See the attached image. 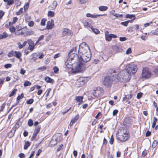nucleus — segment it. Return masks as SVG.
Returning a JSON list of instances; mask_svg holds the SVG:
<instances>
[{"mask_svg": "<svg viewBox=\"0 0 158 158\" xmlns=\"http://www.w3.org/2000/svg\"><path fill=\"white\" fill-rule=\"evenodd\" d=\"M137 70V68L136 65L134 64H128L126 66L125 69L122 73L124 75H123L121 77L125 81H127L130 80L131 74H135Z\"/></svg>", "mask_w": 158, "mask_h": 158, "instance_id": "obj_1", "label": "nucleus"}, {"mask_svg": "<svg viewBox=\"0 0 158 158\" xmlns=\"http://www.w3.org/2000/svg\"><path fill=\"white\" fill-rule=\"evenodd\" d=\"M85 65L81 60L76 62L72 67L73 72L75 73L84 71L86 69Z\"/></svg>", "mask_w": 158, "mask_h": 158, "instance_id": "obj_2", "label": "nucleus"}, {"mask_svg": "<svg viewBox=\"0 0 158 158\" xmlns=\"http://www.w3.org/2000/svg\"><path fill=\"white\" fill-rule=\"evenodd\" d=\"M118 139L122 141H125L128 138L129 136L126 128H121L118 131Z\"/></svg>", "mask_w": 158, "mask_h": 158, "instance_id": "obj_3", "label": "nucleus"}, {"mask_svg": "<svg viewBox=\"0 0 158 158\" xmlns=\"http://www.w3.org/2000/svg\"><path fill=\"white\" fill-rule=\"evenodd\" d=\"M88 53H91L88 45L85 42L79 45L78 50L79 56Z\"/></svg>", "mask_w": 158, "mask_h": 158, "instance_id": "obj_4", "label": "nucleus"}, {"mask_svg": "<svg viewBox=\"0 0 158 158\" xmlns=\"http://www.w3.org/2000/svg\"><path fill=\"white\" fill-rule=\"evenodd\" d=\"M118 72H117L115 70H112L110 73V77L113 80L118 81L120 79L121 77Z\"/></svg>", "mask_w": 158, "mask_h": 158, "instance_id": "obj_5", "label": "nucleus"}, {"mask_svg": "<svg viewBox=\"0 0 158 158\" xmlns=\"http://www.w3.org/2000/svg\"><path fill=\"white\" fill-rule=\"evenodd\" d=\"M151 73L148 68H145L143 69L142 73V76L143 78L148 79L151 77Z\"/></svg>", "mask_w": 158, "mask_h": 158, "instance_id": "obj_6", "label": "nucleus"}, {"mask_svg": "<svg viewBox=\"0 0 158 158\" xmlns=\"http://www.w3.org/2000/svg\"><path fill=\"white\" fill-rule=\"evenodd\" d=\"M81 61L83 63L87 62L89 61L91 58L90 53H85L84 55L79 56Z\"/></svg>", "mask_w": 158, "mask_h": 158, "instance_id": "obj_7", "label": "nucleus"}, {"mask_svg": "<svg viewBox=\"0 0 158 158\" xmlns=\"http://www.w3.org/2000/svg\"><path fill=\"white\" fill-rule=\"evenodd\" d=\"M113 81V80L111 79V78L110 76H106L104 79L103 83L104 85L106 87H110L111 86Z\"/></svg>", "mask_w": 158, "mask_h": 158, "instance_id": "obj_8", "label": "nucleus"}, {"mask_svg": "<svg viewBox=\"0 0 158 158\" xmlns=\"http://www.w3.org/2000/svg\"><path fill=\"white\" fill-rule=\"evenodd\" d=\"M87 77H80L78 78L76 82L77 87H80L83 85L87 81Z\"/></svg>", "mask_w": 158, "mask_h": 158, "instance_id": "obj_9", "label": "nucleus"}, {"mask_svg": "<svg viewBox=\"0 0 158 158\" xmlns=\"http://www.w3.org/2000/svg\"><path fill=\"white\" fill-rule=\"evenodd\" d=\"M68 59H70L71 61L73 63H75L81 60L79 56H78L77 54L74 53L70 54L69 56V57Z\"/></svg>", "mask_w": 158, "mask_h": 158, "instance_id": "obj_10", "label": "nucleus"}, {"mask_svg": "<svg viewBox=\"0 0 158 158\" xmlns=\"http://www.w3.org/2000/svg\"><path fill=\"white\" fill-rule=\"evenodd\" d=\"M103 92V89L102 88L97 87L94 90L93 92L94 95L96 97L101 96Z\"/></svg>", "mask_w": 158, "mask_h": 158, "instance_id": "obj_11", "label": "nucleus"}, {"mask_svg": "<svg viewBox=\"0 0 158 158\" xmlns=\"http://www.w3.org/2000/svg\"><path fill=\"white\" fill-rule=\"evenodd\" d=\"M27 42L29 44L27 50H30V52L32 51L34 49L35 44H34L33 41L31 39L27 40Z\"/></svg>", "mask_w": 158, "mask_h": 158, "instance_id": "obj_12", "label": "nucleus"}, {"mask_svg": "<svg viewBox=\"0 0 158 158\" xmlns=\"http://www.w3.org/2000/svg\"><path fill=\"white\" fill-rule=\"evenodd\" d=\"M72 35L71 30L67 28H64L63 29L62 35L63 37L67 36L69 35Z\"/></svg>", "mask_w": 158, "mask_h": 158, "instance_id": "obj_13", "label": "nucleus"}, {"mask_svg": "<svg viewBox=\"0 0 158 158\" xmlns=\"http://www.w3.org/2000/svg\"><path fill=\"white\" fill-rule=\"evenodd\" d=\"M54 25V21L53 19L48 22L47 24L46 27L48 29H51L53 27Z\"/></svg>", "mask_w": 158, "mask_h": 158, "instance_id": "obj_14", "label": "nucleus"}, {"mask_svg": "<svg viewBox=\"0 0 158 158\" xmlns=\"http://www.w3.org/2000/svg\"><path fill=\"white\" fill-rule=\"evenodd\" d=\"M106 15V14H103V15H94L93 14H90V13H87L86 15L87 17H91L92 18H96L98 17L101 16H104Z\"/></svg>", "mask_w": 158, "mask_h": 158, "instance_id": "obj_15", "label": "nucleus"}, {"mask_svg": "<svg viewBox=\"0 0 158 158\" xmlns=\"http://www.w3.org/2000/svg\"><path fill=\"white\" fill-rule=\"evenodd\" d=\"M83 23L85 27L88 29L92 28V26L91 24L87 21L84 20L83 22Z\"/></svg>", "mask_w": 158, "mask_h": 158, "instance_id": "obj_16", "label": "nucleus"}, {"mask_svg": "<svg viewBox=\"0 0 158 158\" xmlns=\"http://www.w3.org/2000/svg\"><path fill=\"white\" fill-rule=\"evenodd\" d=\"M74 64L73 62L70 59H68L65 63L66 66L69 68L72 67V66Z\"/></svg>", "mask_w": 158, "mask_h": 158, "instance_id": "obj_17", "label": "nucleus"}, {"mask_svg": "<svg viewBox=\"0 0 158 158\" xmlns=\"http://www.w3.org/2000/svg\"><path fill=\"white\" fill-rule=\"evenodd\" d=\"M83 99V97L82 96H76L75 100L77 102H78V105L81 104V102H83L82 99Z\"/></svg>", "mask_w": 158, "mask_h": 158, "instance_id": "obj_18", "label": "nucleus"}, {"mask_svg": "<svg viewBox=\"0 0 158 158\" xmlns=\"http://www.w3.org/2000/svg\"><path fill=\"white\" fill-rule=\"evenodd\" d=\"M16 29H17V31L16 32L15 34L17 35L23 34V32L22 31L21 32L19 31L23 29L22 27L20 26H17L16 27Z\"/></svg>", "mask_w": 158, "mask_h": 158, "instance_id": "obj_19", "label": "nucleus"}, {"mask_svg": "<svg viewBox=\"0 0 158 158\" xmlns=\"http://www.w3.org/2000/svg\"><path fill=\"white\" fill-rule=\"evenodd\" d=\"M132 95L130 94L127 96V97L125 96L123 99L122 101L123 102L126 101V102H128L129 104H130V102L129 101L131 98Z\"/></svg>", "mask_w": 158, "mask_h": 158, "instance_id": "obj_20", "label": "nucleus"}, {"mask_svg": "<svg viewBox=\"0 0 158 158\" xmlns=\"http://www.w3.org/2000/svg\"><path fill=\"white\" fill-rule=\"evenodd\" d=\"M57 5V2L56 1H54L50 5L49 7L51 10H54L56 7Z\"/></svg>", "mask_w": 158, "mask_h": 158, "instance_id": "obj_21", "label": "nucleus"}, {"mask_svg": "<svg viewBox=\"0 0 158 158\" xmlns=\"http://www.w3.org/2000/svg\"><path fill=\"white\" fill-rule=\"evenodd\" d=\"M108 33V31H106L105 32V38L106 40L110 41L111 40V39L110 36V34H109V35H107V33Z\"/></svg>", "mask_w": 158, "mask_h": 158, "instance_id": "obj_22", "label": "nucleus"}, {"mask_svg": "<svg viewBox=\"0 0 158 158\" xmlns=\"http://www.w3.org/2000/svg\"><path fill=\"white\" fill-rule=\"evenodd\" d=\"M108 9V7L106 6H102L99 7V9L100 11H105Z\"/></svg>", "mask_w": 158, "mask_h": 158, "instance_id": "obj_23", "label": "nucleus"}, {"mask_svg": "<svg viewBox=\"0 0 158 158\" xmlns=\"http://www.w3.org/2000/svg\"><path fill=\"white\" fill-rule=\"evenodd\" d=\"M8 35L6 32H4L2 34H0V40L5 38L7 37Z\"/></svg>", "mask_w": 158, "mask_h": 158, "instance_id": "obj_24", "label": "nucleus"}, {"mask_svg": "<svg viewBox=\"0 0 158 158\" xmlns=\"http://www.w3.org/2000/svg\"><path fill=\"white\" fill-rule=\"evenodd\" d=\"M40 129V127L38 126L35 128V131L34 132V134L37 135V134L39 132Z\"/></svg>", "mask_w": 158, "mask_h": 158, "instance_id": "obj_25", "label": "nucleus"}, {"mask_svg": "<svg viewBox=\"0 0 158 158\" xmlns=\"http://www.w3.org/2000/svg\"><path fill=\"white\" fill-rule=\"evenodd\" d=\"M31 144L28 141H26L25 142V144L24 147V149L25 150L27 149L28 147H29Z\"/></svg>", "mask_w": 158, "mask_h": 158, "instance_id": "obj_26", "label": "nucleus"}, {"mask_svg": "<svg viewBox=\"0 0 158 158\" xmlns=\"http://www.w3.org/2000/svg\"><path fill=\"white\" fill-rule=\"evenodd\" d=\"M5 2H7V4L8 5H11L14 3L13 0H3Z\"/></svg>", "mask_w": 158, "mask_h": 158, "instance_id": "obj_27", "label": "nucleus"}, {"mask_svg": "<svg viewBox=\"0 0 158 158\" xmlns=\"http://www.w3.org/2000/svg\"><path fill=\"white\" fill-rule=\"evenodd\" d=\"M126 17L127 18H129L130 19H131L132 18H134V19L133 20H131L130 21H132L134 20L135 19V16L134 15H129V14H127L126 15Z\"/></svg>", "mask_w": 158, "mask_h": 158, "instance_id": "obj_28", "label": "nucleus"}, {"mask_svg": "<svg viewBox=\"0 0 158 158\" xmlns=\"http://www.w3.org/2000/svg\"><path fill=\"white\" fill-rule=\"evenodd\" d=\"M61 134H59L57 136L55 140L56 142H59L61 141Z\"/></svg>", "mask_w": 158, "mask_h": 158, "instance_id": "obj_29", "label": "nucleus"}, {"mask_svg": "<svg viewBox=\"0 0 158 158\" xmlns=\"http://www.w3.org/2000/svg\"><path fill=\"white\" fill-rule=\"evenodd\" d=\"M15 56L17 58H19L21 56V53L19 52L15 51Z\"/></svg>", "mask_w": 158, "mask_h": 158, "instance_id": "obj_30", "label": "nucleus"}, {"mask_svg": "<svg viewBox=\"0 0 158 158\" xmlns=\"http://www.w3.org/2000/svg\"><path fill=\"white\" fill-rule=\"evenodd\" d=\"M79 115L78 114H77L74 118L72 119L71 120L73 122V123H75L78 119Z\"/></svg>", "mask_w": 158, "mask_h": 158, "instance_id": "obj_31", "label": "nucleus"}, {"mask_svg": "<svg viewBox=\"0 0 158 158\" xmlns=\"http://www.w3.org/2000/svg\"><path fill=\"white\" fill-rule=\"evenodd\" d=\"M157 121V119L155 117L153 118V121L152 123V128H154L155 126L156 123Z\"/></svg>", "mask_w": 158, "mask_h": 158, "instance_id": "obj_32", "label": "nucleus"}, {"mask_svg": "<svg viewBox=\"0 0 158 158\" xmlns=\"http://www.w3.org/2000/svg\"><path fill=\"white\" fill-rule=\"evenodd\" d=\"M44 80L47 82H51L52 80V79L48 77H45Z\"/></svg>", "mask_w": 158, "mask_h": 158, "instance_id": "obj_33", "label": "nucleus"}, {"mask_svg": "<svg viewBox=\"0 0 158 158\" xmlns=\"http://www.w3.org/2000/svg\"><path fill=\"white\" fill-rule=\"evenodd\" d=\"M54 13L53 11H49L48 12V15L49 17H52L54 16Z\"/></svg>", "mask_w": 158, "mask_h": 158, "instance_id": "obj_34", "label": "nucleus"}, {"mask_svg": "<svg viewBox=\"0 0 158 158\" xmlns=\"http://www.w3.org/2000/svg\"><path fill=\"white\" fill-rule=\"evenodd\" d=\"M91 29L92 30V31L96 34H98L100 32V31L98 29L96 28H93V27L92 28H91Z\"/></svg>", "mask_w": 158, "mask_h": 158, "instance_id": "obj_35", "label": "nucleus"}, {"mask_svg": "<svg viewBox=\"0 0 158 158\" xmlns=\"http://www.w3.org/2000/svg\"><path fill=\"white\" fill-rule=\"evenodd\" d=\"M28 126L30 127H31L33 125V122L32 120L31 119H30L28 120Z\"/></svg>", "mask_w": 158, "mask_h": 158, "instance_id": "obj_36", "label": "nucleus"}, {"mask_svg": "<svg viewBox=\"0 0 158 158\" xmlns=\"http://www.w3.org/2000/svg\"><path fill=\"white\" fill-rule=\"evenodd\" d=\"M31 83L28 81H26L24 84V85L25 87L27 86H30L31 85Z\"/></svg>", "mask_w": 158, "mask_h": 158, "instance_id": "obj_37", "label": "nucleus"}, {"mask_svg": "<svg viewBox=\"0 0 158 158\" xmlns=\"http://www.w3.org/2000/svg\"><path fill=\"white\" fill-rule=\"evenodd\" d=\"M46 21V19H41V25L42 26H44L45 24V22Z\"/></svg>", "mask_w": 158, "mask_h": 158, "instance_id": "obj_38", "label": "nucleus"}, {"mask_svg": "<svg viewBox=\"0 0 158 158\" xmlns=\"http://www.w3.org/2000/svg\"><path fill=\"white\" fill-rule=\"evenodd\" d=\"M15 132V130H12L10 131L9 134V136L10 137H11L13 136L14 135V134Z\"/></svg>", "mask_w": 158, "mask_h": 158, "instance_id": "obj_39", "label": "nucleus"}, {"mask_svg": "<svg viewBox=\"0 0 158 158\" xmlns=\"http://www.w3.org/2000/svg\"><path fill=\"white\" fill-rule=\"evenodd\" d=\"M23 12V8H21L20 10L16 13V15H19L22 13Z\"/></svg>", "mask_w": 158, "mask_h": 158, "instance_id": "obj_40", "label": "nucleus"}, {"mask_svg": "<svg viewBox=\"0 0 158 158\" xmlns=\"http://www.w3.org/2000/svg\"><path fill=\"white\" fill-rule=\"evenodd\" d=\"M46 69V66H43L40 67L37 69L38 70H41L42 71H44Z\"/></svg>", "mask_w": 158, "mask_h": 158, "instance_id": "obj_41", "label": "nucleus"}, {"mask_svg": "<svg viewBox=\"0 0 158 158\" xmlns=\"http://www.w3.org/2000/svg\"><path fill=\"white\" fill-rule=\"evenodd\" d=\"M130 22V21H127L125 22H122L121 23V24L125 26H127V25L128 23Z\"/></svg>", "mask_w": 158, "mask_h": 158, "instance_id": "obj_42", "label": "nucleus"}, {"mask_svg": "<svg viewBox=\"0 0 158 158\" xmlns=\"http://www.w3.org/2000/svg\"><path fill=\"white\" fill-rule=\"evenodd\" d=\"M9 30L12 33L15 32V27L13 26L11 27L10 28Z\"/></svg>", "mask_w": 158, "mask_h": 158, "instance_id": "obj_43", "label": "nucleus"}, {"mask_svg": "<svg viewBox=\"0 0 158 158\" xmlns=\"http://www.w3.org/2000/svg\"><path fill=\"white\" fill-rule=\"evenodd\" d=\"M157 144V140H154L153 143L152 147L154 148L156 147Z\"/></svg>", "mask_w": 158, "mask_h": 158, "instance_id": "obj_44", "label": "nucleus"}, {"mask_svg": "<svg viewBox=\"0 0 158 158\" xmlns=\"http://www.w3.org/2000/svg\"><path fill=\"white\" fill-rule=\"evenodd\" d=\"M34 100L32 99H30L29 100L27 101L26 102L27 104H31L33 102Z\"/></svg>", "mask_w": 158, "mask_h": 158, "instance_id": "obj_45", "label": "nucleus"}, {"mask_svg": "<svg viewBox=\"0 0 158 158\" xmlns=\"http://www.w3.org/2000/svg\"><path fill=\"white\" fill-rule=\"evenodd\" d=\"M16 89H14L11 93L9 95V97H11L14 95L16 93V92L17 91Z\"/></svg>", "mask_w": 158, "mask_h": 158, "instance_id": "obj_46", "label": "nucleus"}, {"mask_svg": "<svg viewBox=\"0 0 158 158\" xmlns=\"http://www.w3.org/2000/svg\"><path fill=\"white\" fill-rule=\"evenodd\" d=\"M29 3L28 2L24 6V8L25 10L26 11L27 10H28L29 7Z\"/></svg>", "mask_w": 158, "mask_h": 158, "instance_id": "obj_47", "label": "nucleus"}, {"mask_svg": "<svg viewBox=\"0 0 158 158\" xmlns=\"http://www.w3.org/2000/svg\"><path fill=\"white\" fill-rule=\"evenodd\" d=\"M12 65L10 64H6L4 65V67L6 69L10 68L11 67Z\"/></svg>", "mask_w": 158, "mask_h": 158, "instance_id": "obj_48", "label": "nucleus"}, {"mask_svg": "<svg viewBox=\"0 0 158 158\" xmlns=\"http://www.w3.org/2000/svg\"><path fill=\"white\" fill-rule=\"evenodd\" d=\"M132 52L131 48H129L126 51V53L129 54L131 53Z\"/></svg>", "mask_w": 158, "mask_h": 158, "instance_id": "obj_49", "label": "nucleus"}, {"mask_svg": "<svg viewBox=\"0 0 158 158\" xmlns=\"http://www.w3.org/2000/svg\"><path fill=\"white\" fill-rule=\"evenodd\" d=\"M143 94L141 93H138L137 95V98L138 99H140L142 96Z\"/></svg>", "mask_w": 158, "mask_h": 158, "instance_id": "obj_50", "label": "nucleus"}, {"mask_svg": "<svg viewBox=\"0 0 158 158\" xmlns=\"http://www.w3.org/2000/svg\"><path fill=\"white\" fill-rule=\"evenodd\" d=\"M23 94H22L21 95H19V96H18V97H17V100H19L20 99L23 98Z\"/></svg>", "mask_w": 158, "mask_h": 158, "instance_id": "obj_51", "label": "nucleus"}, {"mask_svg": "<svg viewBox=\"0 0 158 158\" xmlns=\"http://www.w3.org/2000/svg\"><path fill=\"white\" fill-rule=\"evenodd\" d=\"M53 70L54 72L56 73L59 71V69L56 66H55L53 68Z\"/></svg>", "mask_w": 158, "mask_h": 158, "instance_id": "obj_52", "label": "nucleus"}, {"mask_svg": "<svg viewBox=\"0 0 158 158\" xmlns=\"http://www.w3.org/2000/svg\"><path fill=\"white\" fill-rule=\"evenodd\" d=\"M13 55V52L12 51H10L8 54V56L9 57H11Z\"/></svg>", "mask_w": 158, "mask_h": 158, "instance_id": "obj_53", "label": "nucleus"}, {"mask_svg": "<svg viewBox=\"0 0 158 158\" xmlns=\"http://www.w3.org/2000/svg\"><path fill=\"white\" fill-rule=\"evenodd\" d=\"M88 0H79L80 4H82L86 3Z\"/></svg>", "mask_w": 158, "mask_h": 158, "instance_id": "obj_54", "label": "nucleus"}, {"mask_svg": "<svg viewBox=\"0 0 158 158\" xmlns=\"http://www.w3.org/2000/svg\"><path fill=\"white\" fill-rule=\"evenodd\" d=\"M114 141V139L113 137V135H112L110 138V144H112L113 143V142Z\"/></svg>", "mask_w": 158, "mask_h": 158, "instance_id": "obj_55", "label": "nucleus"}, {"mask_svg": "<svg viewBox=\"0 0 158 158\" xmlns=\"http://www.w3.org/2000/svg\"><path fill=\"white\" fill-rule=\"evenodd\" d=\"M39 58L40 59H42L44 56L43 53L41 52L39 53Z\"/></svg>", "mask_w": 158, "mask_h": 158, "instance_id": "obj_56", "label": "nucleus"}, {"mask_svg": "<svg viewBox=\"0 0 158 158\" xmlns=\"http://www.w3.org/2000/svg\"><path fill=\"white\" fill-rule=\"evenodd\" d=\"M127 40V38L125 37H120L119 40L121 41H125Z\"/></svg>", "mask_w": 158, "mask_h": 158, "instance_id": "obj_57", "label": "nucleus"}, {"mask_svg": "<svg viewBox=\"0 0 158 158\" xmlns=\"http://www.w3.org/2000/svg\"><path fill=\"white\" fill-rule=\"evenodd\" d=\"M5 105H6L5 103H3L2 104V105L1 107V109H0V110H1V111H2L3 110V109H4V108L5 107Z\"/></svg>", "mask_w": 158, "mask_h": 158, "instance_id": "obj_58", "label": "nucleus"}, {"mask_svg": "<svg viewBox=\"0 0 158 158\" xmlns=\"http://www.w3.org/2000/svg\"><path fill=\"white\" fill-rule=\"evenodd\" d=\"M34 24V22L33 21H31L30 22L28 23L29 26L30 27H32L33 26Z\"/></svg>", "mask_w": 158, "mask_h": 158, "instance_id": "obj_59", "label": "nucleus"}, {"mask_svg": "<svg viewBox=\"0 0 158 158\" xmlns=\"http://www.w3.org/2000/svg\"><path fill=\"white\" fill-rule=\"evenodd\" d=\"M26 72V71L23 69H21L20 72V73L23 75H24Z\"/></svg>", "mask_w": 158, "mask_h": 158, "instance_id": "obj_60", "label": "nucleus"}, {"mask_svg": "<svg viewBox=\"0 0 158 158\" xmlns=\"http://www.w3.org/2000/svg\"><path fill=\"white\" fill-rule=\"evenodd\" d=\"M118 111L117 110H114L113 112V116L115 115L118 113Z\"/></svg>", "mask_w": 158, "mask_h": 158, "instance_id": "obj_61", "label": "nucleus"}, {"mask_svg": "<svg viewBox=\"0 0 158 158\" xmlns=\"http://www.w3.org/2000/svg\"><path fill=\"white\" fill-rule=\"evenodd\" d=\"M19 156L20 157V158H24L25 155L23 153H21L19 154Z\"/></svg>", "mask_w": 158, "mask_h": 158, "instance_id": "obj_62", "label": "nucleus"}, {"mask_svg": "<svg viewBox=\"0 0 158 158\" xmlns=\"http://www.w3.org/2000/svg\"><path fill=\"white\" fill-rule=\"evenodd\" d=\"M116 17H122L123 15H120L116 13L115 15L114 16Z\"/></svg>", "mask_w": 158, "mask_h": 158, "instance_id": "obj_63", "label": "nucleus"}, {"mask_svg": "<svg viewBox=\"0 0 158 158\" xmlns=\"http://www.w3.org/2000/svg\"><path fill=\"white\" fill-rule=\"evenodd\" d=\"M121 152H120V151H118L117 152V153H116V156L117 157H119L120 156H121Z\"/></svg>", "mask_w": 158, "mask_h": 158, "instance_id": "obj_64", "label": "nucleus"}]
</instances>
